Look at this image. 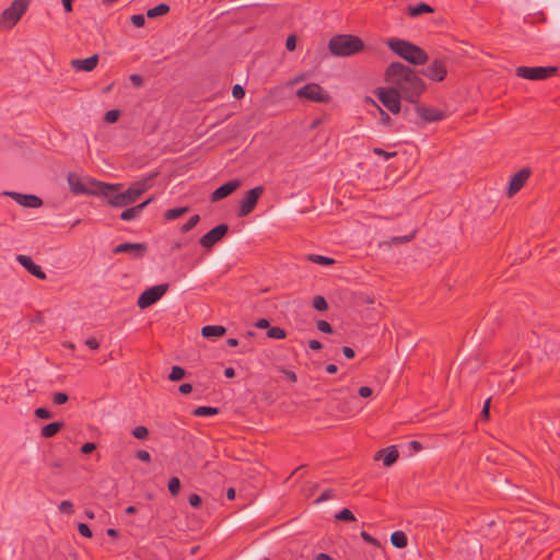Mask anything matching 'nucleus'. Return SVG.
Wrapping results in <instances>:
<instances>
[{"label":"nucleus","instance_id":"obj_1","mask_svg":"<svg viewBox=\"0 0 560 560\" xmlns=\"http://www.w3.org/2000/svg\"><path fill=\"white\" fill-rule=\"evenodd\" d=\"M384 78L386 83L410 103H416L425 90V84L418 73L401 62H392L386 68Z\"/></svg>","mask_w":560,"mask_h":560},{"label":"nucleus","instance_id":"obj_2","mask_svg":"<svg viewBox=\"0 0 560 560\" xmlns=\"http://www.w3.org/2000/svg\"><path fill=\"white\" fill-rule=\"evenodd\" d=\"M153 177L154 175L132 183L124 192H115L121 186L120 184H105L102 182H92V184L97 186V192L107 199L109 206L122 208L133 203L142 194L149 190Z\"/></svg>","mask_w":560,"mask_h":560},{"label":"nucleus","instance_id":"obj_3","mask_svg":"<svg viewBox=\"0 0 560 560\" xmlns=\"http://www.w3.org/2000/svg\"><path fill=\"white\" fill-rule=\"evenodd\" d=\"M386 44L393 52L409 63L421 66L428 61V54L422 48L408 40L389 38Z\"/></svg>","mask_w":560,"mask_h":560},{"label":"nucleus","instance_id":"obj_4","mask_svg":"<svg viewBox=\"0 0 560 560\" xmlns=\"http://www.w3.org/2000/svg\"><path fill=\"white\" fill-rule=\"evenodd\" d=\"M328 47L332 55L348 57L363 50L364 43L354 35H336L329 40Z\"/></svg>","mask_w":560,"mask_h":560},{"label":"nucleus","instance_id":"obj_5","mask_svg":"<svg viewBox=\"0 0 560 560\" xmlns=\"http://www.w3.org/2000/svg\"><path fill=\"white\" fill-rule=\"evenodd\" d=\"M30 0H13L0 14V26L7 30L13 28L25 14Z\"/></svg>","mask_w":560,"mask_h":560},{"label":"nucleus","instance_id":"obj_6","mask_svg":"<svg viewBox=\"0 0 560 560\" xmlns=\"http://www.w3.org/2000/svg\"><path fill=\"white\" fill-rule=\"evenodd\" d=\"M375 95L380 100V102L393 114H398L400 112V98L401 94L398 93L397 90L393 89L390 85L388 88H377L375 90Z\"/></svg>","mask_w":560,"mask_h":560},{"label":"nucleus","instance_id":"obj_7","mask_svg":"<svg viewBox=\"0 0 560 560\" xmlns=\"http://www.w3.org/2000/svg\"><path fill=\"white\" fill-rule=\"evenodd\" d=\"M557 72L556 67H517L515 73L517 77L530 81H541L550 78Z\"/></svg>","mask_w":560,"mask_h":560},{"label":"nucleus","instance_id":"obj_8","mask_svg":"<svg viewBox=\"0 0 560 560\" xmlns=\"http://www.w3.org/2000/svg\"><path fill=\"white\" fill-rule=\"evenodd\" d=\"M296 97L317 103H328L329 94L317 83H308L296 91Z\"/></svg>","mask_w":560,"mask_h":560},{"label":"nucleus","instance_id":"obj_9","mask_svg":"<svg viewBox=\"0 0 560 560\" xmlns=\"http://www.w3.org/2000/svg\"><path fill=\"white\" fill-rule=\"evenodd\" d=\"M168 289L167 283L158 284L151 288H148L144 290L138 298L137 305L144 310L154 303H156L166 292Z\"/></svg>","mask_w":560,"mask_h":560},{"label":"nucleus","instance_id":"obj_10","mask_svg":"<svg viewBox=\"0 0 560 560\" xmlns=\"http://www.w3.org/2000/svg\"><path fill=\"white\" fill-rule=\"evenodd\" d=\"M264 192V187L257 186L246 191L245 197L240 201L238 217L248 215L255 208L259 197Z\"/></svg>","mask_w":560,"mask_h":560},{"label":"nucleus","instance_id":"obj_11","mask_svg":"<svg viewBox=\"0 0 560 560\" xmlns=\"http://www.w3.org/2000/svg\"><path fill=\"white\" fill-rule=\"evenodd\" d=\"M229 226L225 223L219 224L207 232L199 241L203 248L210 249L213 245L219 243L228 233Z\"/></svg>","mask_w":560,"mask_h":560},{"label":"nucleus","instance_id":"obj_12","mask_svg":"<svg viewBox=\"0 0 560 560\" xmlns=\"http://www.w3.org/2000/svg\"><path fill=\"white\" fill-rule=\"evenodd\" d=\"M92 182L93 180L90 178H86V180H83L79 175H77L74 173H70L68 175L69 187H70L71 191L75 195L93 192L94 190L86 184V183H89L91 186L97 188V186L93 185Z\"/></svg>","mask_w":560,"mask_h":560},{"label":"nucleus","instance_id":"obj_13","mask_svg":"<svg viewBox=\"0 0 560 560\" xmlns=\"http://www.w3.org/2000/svg\"><path fill=\"white\" fill-rule=\"evenodd\" d=\"M3 195L11 197L25 208H39L43 205V200L35 195H25L16 191H3Z\"/></svg>","mask_w":560,"mask_h":560},{"label":"nucleus","instance_id":"obj_14","mask_svg":"<svg viewBox=\"0 0 560 560\" xmlns=\"http://www.w3.org/2000/svg\"><path fill=\"white\" fill-rule=\"evenodd\" d=\"M147 252V245L144 243H124L114 247V254H129L133 258H141Z\"/></svg>","mask_w":560,"mask_h":560},{"label":"nucleus","instance_id":"obj_15","mask_svg":"<svg viewBox=\"0 0 560 560\" xmlns=\"http://www.w3.org/2000/svg\"><path fill=\"white\" fill-rule=\"evenodd\" d=\"M416 113L427 122H435L445 118V113L436 107L416 106Z\"/></svg>","mask_w":560,"mask_h":560},{"label":"nucleus","instance_id":"obj_16","mask_svg":"<svg viewBox=\"0 0 560 560\" xmlns=\"http://www.w3.org/2000/svg\"><path fill=\"white\" fill-rule=\"evenodd\" d=\"M529 175H530V171L528 168H523V170L518 171L517 173H515L511 177L510 183H509V191H508L510 197L515 195L516 192H518L522 189L524 184L529 178Z\"/></svg>","mask_w":560,"mask_h":560},{"label":"nucleus","instance_id":"obj_17","mask_svg":"<svg viewBox=\"0 0 560 560\" xmlns=\"http://www.w3.org/2000/svg\"><path fill=\"white\" fill-rule=\"evenodd\" d=\"M446 73V66L441 60H434L423 72L428 79L436 82L444 80Z\"/></svg>","mask_w":560,"mask_h":560},{"label":"nucleus","instance_id":"obj_18","mask_svg":"<svg viewBox=\"0 0 560 560\" xmlns=\"http://www.w3.org/2000/svg\"><path fill=\"white\" fill-rule=\"evenodd\" d=\"M241 186V180L240 179H233V180H230L225 184H223L222 186H220L219 188H217L212 194H211V201H219L228 196H230L232 192H234L238 187Z\"/></svg>","mask_w":560,"mask_h":560},{"label":"nucleus","instance_id":"obj_19","mask_svg":"<svg viewBox=\"0 0 560 560\" xmlns=\"http://www.w3.org/2000/svg\"><path fill=\"white\" fill-rule=\"evenodd\" d=\"M16 260L21 266H23L31 275L35 276L38 279H46V273L43 271L42 267L34 262V260L26 255H18Z\"/></svg>","mask_w":560,"mask_h":560},{"label":"nucleus","instance_id":"obj_20","mask_svg":"<svg viewBox=\"0 0 560 560\" xmlns=\"http://www.w3.org/2000/svg\"><path fill=\"white\" fill-rule=\"evenodd\" d=\"M97 62H98V56L93 55L85 59L71 60V67L78 72H80V71L90 72L96 68Z\"/></svg>","mask_w":560,"mask_h":560},{"label":"nucleus","instance_id":"obj_21","mask_svg":"<svg viewBox=\"0 0 560 560\" xmlns=\"http://www.w3.org/2000/svg\"><path fill=\"white\" fill-rule=\"evenodd\" d=\"M152 201H153V198L150 197L145 201H143L135 207L127 208L126 210H124L120 213V219L124 221H131V220L139 218L140 214L142 213L143 209Z\"/></svg>","mask_w":560,"mask_h":560},{"label":"nucleus","instance_id":"obj_22","mask_svg":"<svg viewBox=\"0 0 560 560\" xmlns=\"http://www.w3.org/2000/svg\"><path fill=\"white\" fill-rule=\"evenodd\" d=\"M399 453L395 446H390L388 448H383L378 451L375 455V459H382L384 466L389 467L398 459Z\"/></svg>","mask_w":560,"mask_h":560},{"label":"nucleus","instance_id":"obj_23","mask_svg":"<svg viewBox=\"0 0 560 560\" xmlns=\"http://www.w3.org/2000/svg\"><path fill=\"white\" fill-rule=\"evenodd\" d=\"M226 329L225 327L221 325H207L203 326L201 329V335L205 338H213V337H221L225 334Z\"/></svg>","mask_w":560,"mask_h":560},{"label":"nucleus","instance_id":"obj_24","mask_svg":"<svg viewBox=\"0 0 560 560\" xmlns=\"http://www.w3.org/2000/svg\"><path fill=\"white\" fill-rule=\"evenodd\" d=\"M63 427L62 422H51L42 428L40 434L43 438H52Z\"/></svg>","mask_w":560,"mask_h":560},{"label":"nucleus","instance_id":"obj_25","mask_svg":"<svg viewBox=\"0 0 560 560\" xmlns=\"http://www.w3.org/2000/svg\"><path fill=\"white\" fill-rule=\"evenodd\" d=\"M390 541L396 548H405L407 546V536L404 532H394L390 536Z\"/></svg>","mask_w":560,"mask_h":560},{"label":"nucleus","instance_id":"obj_26","mask_svg":"<svg viewBox=\"0 0 560 560\" xmlns=\"http://www.w3.org/2000/svg\"><path fill=\"white\" fill-rule=\"evenodd\" d=\"M170 11V7L165 3H161L154 8H151L147 11V16L150 19L164 15Z\"/></svg>","mask_w":560,"mask_h":560},{"label":"nucleus","instance_id":"obj_27","mask_svg":"<svg viewBox=\"0 0 560 560\" xmlns=\"http://www.w3.org/2000/svg\"><path fill=\"white\" fill-rule=\"evenodd\" d=\"M431 12H433V9L427 3H419L415 7L409 8V14L411 16H418L423 13H431Z\"/></svg>","mask_w":560,"mask_h":560},{"label":"nucleus","instance_id":"obj_28","mask_svg":"<svg viewBox=\"0 0 560 560\" xmlns=\"http://www.w3.org/2000/svg\"><path fill=\"white\" fill-rule=\"evenodd\" d=\"M219 409L214 407L200 406L194 410V415L197 417H210L218 415Z\"/></svg>","mask_w":560,"mask_h":560},{"label":"nucleus","instance_id":"obj_29","mask_svg":"<svg viewBox=\"0 0 560 560\" xmlns=\"http://www.w3.org/2000/svg\"><path fill=\"white\" fill-rule=\"evenodd\" d=\"M187 211H188L187 207L172 208V209H168L164 213V217L166 220L172 221V220H175V219L182 217Z\"/></svg>","mask_w":560,"mask_h":560},{"label":"nucleus","instance_id":"obj_30","mask_svg":"<svg viewBox=\"0 0 560 560\" xmlns=\"http://www.w3.org/2000/svg\"><path fill=\"white\" fill-rule=\"evenodd\" d=\"M364 102H365L366 104H369V105H373V106L377 107V109L380 110V114H381V122H382V124H384V125H389V124H390L392 119H390L389 115H388L386 112H384V110H383V109H382V108L376 104V102H375L372 97L366 96V97H365V100H364Z\"/></svg>","mask_w":560,"mask_h":560},{"label":"nucleus","instance_id":"obj_31","mask_svg":"<svg viewBox=\"0 0 560 560\" xmlns=\"http://www.w3.org/2000/svg\"><path fill=\"white\" fill-rule=\"evenodd\" d=\"M308 260L312 262L325 265V266L332 265L335 262V260L330 257L323 256V255H316V254L308 255Z\"/></svg>","mask_w":560,"mask_h":560},{"label":"nucleus","instance_id":"obj_32","mask_svg":"<svg viewBox=\"0 0 560 560\" xmlns=\"http://www.w3.org/2000/svg\"><path fill=\"white\" fill-rule=\"evenodd\" d=\"M185 376V370L178 365H174L171 370L168 378L173 382L179 381Z\"/></svg>","mask_w":560,"mask_h":560},{"label":"nucleus","instance_id":"obj_33","mask_svg":"<svg viewBox=\"0 0 560 560\" xmlns=\"http://www.w3.org/2000/svg\"><path fill=\"white\" fill-rule=\"evenodd\" d=\"M167 488L172 495H177L180 490V480L177 477H172L168 480Z\"/></svg>","mask_w":560,"mask_h":560},{"label":"nucleus","instance_id":"obj_34","mask_svg":"<svg viewBox=\"0 0 560 560\" xmlns=\"http://www.w3.org/2000/svg\"><path fill=\"white\" fill-rule=\"evenodd\" d=\"M338 521L352 522L355 521L353 513L349 509H342L335 515Z\"/></svg>","mask_w":560,"mask_h":560},{"label":"nucleus","instance_id":"obj_35","mask_svg":"<svg viewBox=\"0 0 560 560\" xmlns=\"http://www.w3.org/2000/svg\"><path fill=\"white\" fill-rule=\"evenodd\" d=\"M313 307L317 311H326L328 308V303L325 298L317 295L313 299Z\"/></svg>","mask_w":560,"mask_h":560},{"label":"nucleus","instance_id":"obj_36","mask_svg":"<svg viewBox=\"0 0 560 560\" xmlns=\"http://www.w3.org/2000/svg\"><path fill=\"white\" fill-rule=\"evenodd\" d=\"M267 336L272 339H283L285 338V331L280 327H271L267 331Z\"/></svg>","mask_w":560,"mask_h":560},{"label":"nucleus","instance_id":"obj_37","mask_svg":"<svg viewBox=\"0 0 560 560\" xmlns=\"http://www.w3.org/2000/svg\"><path fill=\"white\" fill-rule=\"evenodd\" d=\"M132 435L138 440H144L149 435V430L144 425H138L132 430Z\"/></svg>","mask_w":560,"mask_h":560},{"label":"nucleus","instance_id":"obj_38","mask_svg":"<svg viewBox=\"0 0 560 560\" xmlns=\"http://www.w3.org/2000/svg\"><path fill=\"white\" fill-rule=\"evenodd\" d=\"M200 220V217L198 214H195L192 215L183 226H182V232L186 233L188 231H190L192 228H195L197 225V223L199 222Z\"/></svg>","mask_w":560,"mask_h":560},{"label":"nucleus","instance_id":"obj_39","mask_svg":"<svg viewBox=\"0 0 560 560\" xmlns=\"http://www.w3.org/2000/svg\"><path fill=\"white\" fill-rule=\"evenodd\" d=\"M58 509L61 513H68V514L73 513V504L69 500L61 501Z\"/></svg>","mask_w":560,"mask_h":560},{"label":"nucleus","instance_id":"obj_40","mask_svg":"<svg viewBox=\"0 0 560 560\" xmlns=\"http://www.w3.org/2000/svg\"><path fill=\"white\" fill-rule=\"evenodd\" d=\"M130 21L136 27H142L145 24V18L142 14L131 15Z\"/></svg>","mask_w":560,"mask_h":560},{"label":"nucleus","instance_id":"obj_41","mask_svg":"<svg viewBox=\"0 0 560 560\" xmlns=\"http://www.w3.org/2000/svg\"><path fill=\"white\" fill-rule=\"evenodd\" d=\"M118 118H119V110H117V109L108 110L105 114V121H107L109 124L116 122L118 120Z\"/></svg>","mask_w":560,"mask_h":560},{"label":"nucleus","instance_id":"obj_42","mask_svg":"<svg viewBox=\"0 0 560 560\" xmlns=\"http://www.w3.org/2000/svg\"><path fill=\"white\" fill-rule=\"evenodd\" d=\"M317 329L325 334H330L332 331L331 325L326 320H318L316 323Z\"/></svg>","mask_w":560,"mask_h":560},{"label":"nucleus","instance_id":"obj_43","mask_svg":"<svg viewBox=\"0 0 560 560\" xmlns=\"http://www.w3.org/2000/svg\"><path fill=\"white\" fill-rule=\"evenodd\" d=\"M78 530H79V533H80L82 536H84V537H86V538H91V537H92V535H93V534H92V530L90 529V527H89L86 524H84V523H80V524L78 525Z\"/></svg>","mask_w":560,"mask_h":560},{"label":"nucleus","instance_id":"obj_44","mask_svg":"<svg viewBox=\"0 0 560 560\" xmlns=\"http://www.w3.org/2000/svg\"><path fill=\"white\" fill-rule=\"evenodd\" d=\"M35 415L36 417L40 418V419H50L52 417L51 412L46 409V408H43V407H39L35 410Z\"/></svg>","mask_w":560,"mask_h":560},{"label":"nucleus","instance_id":"obj_45","mask_svg":"<svg viewBox=\"0 0 560 560\" xmlns=\"http://www.w3.org/2000/svg\"><path fill=\"white\" fill-rule=\"evenodd\" d=\"M52 401L56 405H62L68 401V395L65 393H56L54 394Z\"/></svg>","mask_w":560,"mask_h":560},{"label":"nucleus","instance_id":"obj_46","mask_svg":"<svg viewBox=\"0 0 560 560\" xmlns=\"http://www.w3.org/2000/svg\"><path fill=\"white\" fill-rule=\"evenodd\" d=\"M232 95L237 100L242 98L245 95V91H244L243 86L240 84L233 85Z\"/></svg>","mask_w":560,"mask_h":560},{"label":"nucleus","instance_id":"obj_47","mask_svg":"<svg viewBox=\"0 0 560 560\" xmlns=\"http://www.w3.org/2000/svg\"><path fill=\"white\" fill-rule=\"evenodd\" d=\"M373 152L376 155L384 158L385 160H388V159L394 158L396 155V152H387V151H384L383 149H380V148H375L373 150Z\"/></svg>","mask_w":560,"mask_h":560},{"label":"nucleus","instance_id":"obj_48","mask_svg":"<svg viewBox=\"0 0 560 560\" xmlns=\"http://www.w3.org/2000/svg\"><path fill=\"white\" fill-rule=\"evenodd\" d=\"M136 457L141 460V462H145V463H149L151 460V455L148 451H144V450H140L136 453Z\"/></svg>","mask_w":560,"mask_h":560},{"label":"nucleus","instance_id":"obj_49","mask_svg":"<svg viewBox=\"0 0 560 560\" xmlns=\"http://www.w3.org/2000/svg\"><path fill=\"white\" fill-rule=\"evenodd\" d=\"M188 502L192 508L197 509L201 504V498L198 494L192 493L188 497Z\"/></svg>","mask_w":560,"mask_h":560},{"label":"nucleus","instance_id":"obj_50","mask_svg":"<svg viewBox=\"0 0 560 560\" xmlns=\"http://www.w3.org/2000/svg\"><path fill=\"white\" fill-rule=\"evenodd\" d=\"M96 448V445L95 443L93 442H88V443H84L81 447V452L83 454H90L92 453L94 450Z\"/></svg>","mask_w":560,"mask_h":560},{"label":"nucleus","instance_id":"obj_51","mask_svg":"<svg viewBox=\"0 0 560 560\" xmlns=\"http://www.w3.org/2000/svg\"><path fill=\"white\" fill-rule=\"evenodd\" d=\"M295 46H296V39H295V36L293 35H290L288 38H287V42H285V47L288 50L292 51L295 49Z\"/></svg>","mask_w":560,"mask_h":560},{"label":"nucleus","instance_id":"obj_52","mask_svg":"<svg viewBox=\"0 0 560 560\" xmlns=\"http://www.w3.org/2000/svg\"><path fill=\"white\" fill-rule=\"evenodd\" d=\"M359 395L363 398H368L372 395V388H370L369 386H362L359 388L358 390Z\"/></svg>","mask_w":560,"mask_h":560},{"label":"nucleus","instance_id":"obj_53","mask_svg":"<svg viewBox=\"0 0 560 560\" xmlns=\"http://www.w3.org/2000/svg\"><path fill=\"white\" fill-rule=\"evenodd\" d=\"M330 498H332V492H331V490H327V491L323 492V493H322V494H320V495L315 500V502H316V503H320V502H324V501H326V500H328V499H330Z\"/></svg>","mask_w":560,"mask_h":560},{"label":"nucleus","instance_id":"obj_54","mask_svg":"<svg viewBox=\"0 0 560 560\" xmlns=\"http://www.w3.org/2000/svg\"><path fill=\"white\" fill-rule=\"evenodd\" d=\"M85 345L92 350H96L100 347V343L95 338H88L85 340Z\"/></svg>","mask_w":560,"mask_h":560},{"label":"nucleus","instance_id":"obj_55","mask_svg":"<svg viewBox=\"0 0 560 560\" xmlns=\"http://www.w3.org/2000/svg\"><path fill=\"white\" fill-rule=\"evenodd\" d=\"M130 81L136 85V86H141L143 84V79L141 75L139 74H131L130 75Z\"/></svg>","mask_w":560,"mask_h":560},{"label":"nucleus","instance_id":"obj_56","mask_svg":"<svg viewBox=\"0 0 560 560\" xmlns=\"http://www.w3.org/2000/svg\"><path fill=\"white\" fill-rule=\"evenodd\" d=\"M361 537L369 544L377 545V540L366 532H362Z\"/></svg>","mask_w":560,"mask_h":560},{"label":"nucleus","instance_id":"obj_57","mask_svg":"<svg viewBox=\"0 0 560 560\" xmlns=\"http://www.w3.org/2000/svg\"><path fill=\"white\" fill-rule=\"evenodd\" d=\"M178 390H179L182 394L186 395V394L191 393V390H192V386H191L190 384H188V383H184V384H182V385L178 387Z\"/></svg>","mask_w":560,"mask_h":560},{"label":"nucleus","instance_id":"obj_58","mask_svg":"<svg viewBox=\"0 0 560 560\" xmlns=\"http://www.w3.org/2000/svg\"><path fill=\"white\" fill-rule=\"evenodd\" d=\"M489 409H490V399H487L485 405H483V407H482V410H481L482 418L488 419V417H489Z\"/></svg>","mask_w":560,"mask_h":560},{"label":"nucleus","instance_id":"obj_59","mask_svg":"<svg viewBox=\"0 0 560 560\" xmlns=\"http://www.w3.org/2000/svg\"><path fill=\"white\" fill-rule=\"evenodd\" d=\"M342 353L345 354L346 358L348 359H352L354 357V351L352 348L350 347H343L342 348Z\"/></svg>","mask_w":560,"mask_h":560},{"label":"nucleus","instance_id":"obj_60","mask_svg":"<svg viewBox=\"0 0 560 560\" xmlns=\"http://www.w3.org/2000/svg\"><path fill=\"white\" fill-rule=\"evenodd\" d=\"M308 347H310L312 350H319V349H322V343H320V341H318V340H310V341H308Z\"/></svg>","mask_w":560,"mask_h":560},{"label":"nucleus","instance_id":"obj_61","mask_svg":"<svg viewBox=\"0 0 560 560\" xmlns=\"http://www.w3.org/2000/svg\"><path fill=\"white\" fill-rule=\"evenodd\" d=\"M256 327H258V328H267V327H269L268 319H266V318L258 319L257 323H256Z\"/></svg>","mask_w":560,"mask_h":560},{"label":"nucleus","instance_id":"obj_62","mask_svg":"<svg viewBox=\"0 0 560 560\" xmlns=\"http://www.w3.org/2000/svg\"><path fill=\"white\" fill-rule=\"evenodd\" d=\"M303 80H304V75H303V74L298 75V77H295V78L291 79V80L288 82V85L293 86V85L298 84L299 82H301V81H303Z\"/></svg>","mask_w":560,"mask_h":560},{"label":"nucleus","instance_id":"obj_63","mask_svg":"<svg viewBox=\"0 0 560 560\" xmlns=\"http://www.w3.org/2000/svg\"><path fill=\"white\" fill-rule=\"evenodd\" d=\"M61 1H62L65 11L71 12L72 11V0H61Z\"/></svg>","mask_w":560,"mask_h":560},{"label":"nucleus","instance_id":"obj_64","mask_svg":"<svg viewBox=\"0 0 560 560\" xmlns=\"http://www.w3.org/2000/svg\"><path fill=\"white\" fill-rule=\"evenodd\" d=\"M315 560H334V559L329 555L322 552L315 557Z\"/></svg>","mask_w":560,"mask_h":560}]
</instances>
